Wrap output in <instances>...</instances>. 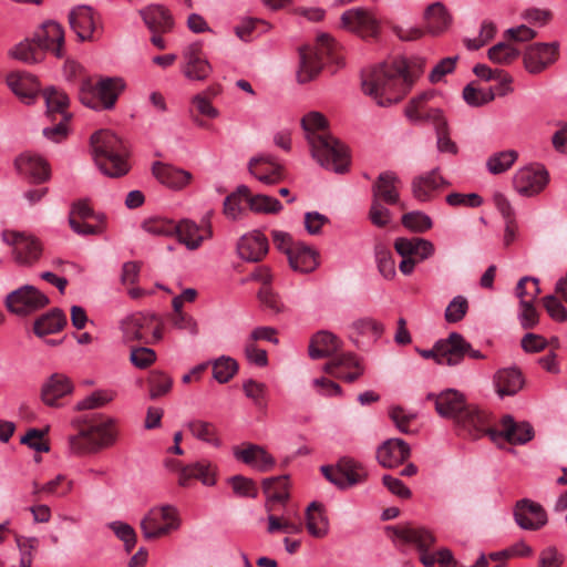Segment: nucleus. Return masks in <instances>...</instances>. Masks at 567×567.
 <instances>
[{
    "instance_id": "nucleus-1",
    "label": "nucleus",
    "mask_w": 567,
    "mask_h": 567,
    "mask_svg": "<svg viewBox=\"0 0 567 567\" xmlns=\"http://www.w3.org/2000/svg\"><path fill=\"white\" fill-rule=\"evenodd\" d=\"M413 80L404 59L396 58L373 66L362 78L363 92L380 106L401 101L410 91Z\"/></svg>"
},
{
    "instance_id": "nucleus-2",
    "label": "nucleus",
    "mask_w": 567,
    "mask_h": 567,
    "mask_svg": "<svg viewBox=\"0 0 567 567\" xmlns=\"http://www.w3.org/2000/svg\"><path fill=\"white\" fill-rule=\"evenodd\" d=\"M117 430L113 419H99L85 422L78 433L68 437L69 452L74 455L96 453L113 445Z\"/></svg>"
},
{
    "instance_id": "nucleus-3",
    "label": "nucleus",
    "mask_w": 567,
    "mask_h": 567,
    "mask_svg": "<svg viewBox=\"0 0 567 567\" xmlns=\"http://www.w3.org/2000/svg\"><path fill=\"white\" fill-rule=\"evenodd\" d=\"M93 157L101 172L110 177H120L128 172L127 150L124 143L110 131L92 135Z\"/></svg>"
},
{
    "instance_id": "nucleus-4",
    "label": "nucleus",
    "mask_w": 567,
    "mask_h": 567,
    "mask_svg": "<svg viewBox=\"0 0 567 567\" xmlns=\"http://www.w3.org/2000/svg\"><path fill=\"white\" fill-rule=\"evenodd\" d=\"M312 157L323 168L342 174L350 165L348 148L329 133L309 144Z\"/></svg>"
},
{
    "instance_id": "nucleus-5",
    "label": "nucleus",
    "mask_w": 567,
    "mask_h": 567,
    "mask_svg": "<svg viewBox=\"0 0 567 567\" xmlns=\"http://www.w3.org/2000/svg\"><path fill=\"white\" fill-rule=\"evenodd\" d=\"M121 330L126 342L154 344L163 339L162 323L154 313H133L122 320Z\"/></svg>"
},
{
    "instance_id": "nucleus-6",
    "label": "nucleus",
    "mask_w": 567,
    "mask_h": 567,
    "mask_svg": "<svg viewBox=\"0 0 567 567\" xmlns=\"http://www.w3.org/2000/svg\"><path fill=\"white\" fill-rule=\"evenodd\" d=\"M124 89L120 78L101 79L95 86L83 83L80 92L81 102L93 110H111Z\"/></svg>"
},
{
    "instance_id": "nucleus-7",
    "label": "nucleus",
    "mask_w": 567,
    "mask_h": 567,
    "mask_svg": "<svg viewBox=\"0 0 567 567\" xmlns=\"http://www.w3.org/2000/svg\"><path fill=\"white\" fill-rule=\"evenodd\" d=\"M181 519L177 509L172 505L151 508L141 520V529L146 539H155L177 530Z\"/></svg>"
},
{
    "instance_id": "nucleus-8",
    "label": "nucleus",
    "mask_w": 567,
    "mask_h": 567,
    "mask_svg": "<svg viewBox=\"0 0 567 567\" xmlns=\"http://www.w3.org/2000/svg\"><path fill=\"white\" fill-rule=\"evenodd\" d=\"M388 532L395 542L415 545L421 551V561L426 567H434L436 555L426 553V549L434 544V536L425 528L412 525L389 527Z\"/></svg>"
},
{
    "instance_id": "nucleus-9",
    "label": "nucleus",
    "mask_w": 567,
    "mask_h": 567,
    "mask_svg": "<svg viewBox=\"0 0 567 567\" xmlns=\"http://www.w3.org/2000/svg\"><path fill=\"white\" fill-rule=\"evenodd\" d=\"M49 303V298L34 286L25 285L10 292L6 298L8 310L16 315L34 312Z\"/></svg>"
},
{
    "instance_id": "nucleus-10",
    "label": "nucleus",
    "mask_w": 567,
    "mask_h": 567,
    "mask_svg": "<svg viewBox=\"0 0 567 567\" xmlns=\"http://www.w3.org/2000/svg\"><path fill=\"white\" fill-rule=\"evenodd\" d=\"M2 240L13 247V256L20 265H32L35 262L42 251V247L37 238L24 233L4 230Z\"/></svg>"
},
{
    "instance_id": "nucleus-11",
    "label": "nucleus",
    "mask_w": 567,
    "mask_h": 567,
    "mask_svg": "<svg viewBox=\"0 0 567 567\" xmlns=\"http://www.w3.org/2000/svg\"><path fill=\"white\" fill-rule=\"evenodd\" d=\"M548 172L544 166L529 165L519 168L515 173L513 185L520 195L533 196L540 193L548 184Z\"/></svg>"
},
{
    "instance_id": "nucleus-12",
    "label": "nucleus",
    "mask_w": 567,
    "mask_h": 567,
    "mask_svg": "<svg viewBox=\"0 0 567 567\" xmlns=\"http://www.w3.org/2000/svg\"><path fill=\"white\" fill-rule=\"evenodd\" d=\"M181 71L190 81H204L212 73V66L203 54L202 44L194 42L184 48Z\"/></svg>"
},
{
    "instance_id": "nucleus-13",
    "label": "nucleus",
    "mask_w": 567,
    "mask_h": 567,
    "mask_svg": "<svg viewBox=\"0 0 567 567\" xmlns=\"http://www.w3.org/2000/svg\"><path fill=\"white\" fill-rule=\"evenodd\" d=\"M455 423L472 439L487 434L492 441H496L497 431L489 427L488 414L477 406L467 404Z\"/></svg>"
},
{
    "instance_id": "nucleus-14",
    "label": "nucleus",
    "mask_w": 567,
    "mask_h": 567,
    "mask_svg": "<svg viewBox=\"0 0 567 567\" xmlns=\"http://www.w3.org/2000/svg\"><path fill=\"white\" fill-rule=\"evenodd\" d=\"M341 27L362 38L377 37L379 33V21L371 11L364 8L344 11L341 16Z\"/></svg>"
},
{
    "instance_id": "nucleus-15",
    "label": "nucleus",
    "mask_w": 567,
    "mask_h": 567,
    "mask_svg": "<svg viewBox=\"0 0 567 567\" xmlns=\"http://www.w3.org/2000/svg\"><path fill=\"white\" fill-rule=\"evenodd\" d=\"M427 400L434 402L435 411L441 417L451 419L454 422L467 405L465 395L455 389H446L439 394L430 393Z\"/></svg>"
},
{
    "instance_id": "nucleus-16",
    "label": "nucleus",
    "mask_w": 567,
    "mask_h": 567,
    "mask_svg": "<svg viewBox=\"0 0 567 567\" xmlns=\"http://www.w3.org/2000/svg\"><path fill=\"white\" fill-rule=\"evenodd\" d=\"M558 56V44L535 43L524 52V64L529 73L537 74L553 64Z\"/></svg>"
},
{
    "instance_id": "nucleus-17",
    "label": "nucleus",
    "mask_w": 567,
    "mask_h": 567,
    "mask_svg": "<svg viewBox=\"0 0 567 567\" xmlns=\"http://www.w3.org/2000/svg\"><path fill=\"white\" fill-rule=\"evenodd\" d=\"M449 183L439 173V168L415 176L411 183L413 197L421 203L432 200Z\"/></svg>"
},
{
    "instance_id": "nucleus-18",
    "label": "nucleus",
    "mask_w": 567,
    "mask_h": 567,
    "mask_svg": "<svg viewBox=\"0 0 567 567\" xmlns=\"http://www.w3.org/2000/svg\"><path fill=\"white\" fill-rule=\"evenodd\" d=\"M323 371L347 382H353L363 373V368L353 353L347 352L327 362Z\"/></svg>"
},
{
    "instance_id": "nucleus-19",
    "label": "nucleus",
    "mask_w": 567,
    "mask_h": 567,
    "mask_svg": "<svg viewBox=\"0 0 567 567\" xmlns=\"http://www.w3.org/2000/svg\"><path fill=\"white\" fill-rule=\"evenodd\" d=\"M10 90L25 104H32L40 92L37 78L27 72H11L7 76Z\"/></svg>"
},
{
    "instance_id": "nucleus-20",
    "label": "nucleus",
    "mask_w": 567,
    "mask_h": 567,
    "mask_svg": "<svg viewBox=\"0 0 567 567\" xmlns=\"http://www.w3.org/2000/svg\"><path fill=\"white\" fill-rule=\"evenodd\" d=\"M440 364L456 365L462 362L471 344L457 332L437 341Z\"/></svg>"
},
{
    "instance_id": "nucleus-21",
    "label": "nucleus",
    "mask_w": 567,
    "mask_h": 567,
    "mask_svg": "<svg viewBox=\"0 0 567 567\" xmlns=\"http://www.w3.org/2000/svg\"><path fill=\"white\" fill-rule=\"evenodd\" d=\"M138 13L152 33H168L174 29V18L163 4H150Z\"/></svg>"
},
{
    "instance_id": "nucleus-22",
    "label": "nucleus",
    "mask_w": 567,
    "mask_h": 567,
    "mask_svg": "<svg viewBox=\"0 0 567 567\" xmlns=\"http://www.w3.org/2000/svg\"><path fill=\"white\" fill-rule=\"evenodd\" d=\"M34 40L42 52L51 51L56 58L64 55V32L59 23L54 21L44 22Z\"/></svg>"
},
{
    "instance_id": "nucleus-23",
    "label": "nucleus",
    "mask_w": 567,
    "mask_h": 567,
    "mask_svg": "<svg viewBox=\"0 0 567 567\" xmlns=\"http://www.w3.org/2000/svg\"><path fill=\"white\" fill-rule=\"evenodd\" d=\"M401 181L393 172L381 173L372 186V199L394 205L400 202Z\"/></svg>"
},
{
    "instance_id": "nucleus-24",
    "label": "nucleus",
    "mask_w": 567,
    "mask_h": 567,
    "mask_svg": "<svg viewBox=\"0 0 567 567\" xmlns=\"http://www.w3.org/2000/svg\"><path fill=\"white\" fill-rule=\"evenodd\" d=\"M515 520L522 528L535 530L547 523V515L539 504L522 499L517 503Z\"/></svg>"
},
{
    "instance_id": "nucleus-25",
    "label": "nucleus",
    "mask_w": 567,
    "mask_h": 567,
    "mask_svg": "<svg viewBox=\"0 0 567 567\" xmlns=\"http://www.w3.org/2000/svg\"><path fill=\"white\" fill-rule=\"evenodd\" d=\"M248 168L251 175L266 185L276 184L282 177V167L271 155L252 157L249 161Z\"/></svg>"
},
{
    "instance_id": "nucleus-26",
    "label": "nucleus",
    "mask_w": 567,
    "mask_h": 567,
    "mask_svg": "<svg viewBox=\"0 0 567 567\" xmlns=\"http://www.w3.org/2000/svg\"><path fill=\"white\" fill-rule=\"evenodd\" d=\"M237 251L246 261H258L268 251V240L261 231L254 230L239 239Z\"/></svg>"
},
{
    "instance_id": "nucleus-27",
    "label": "nucleus",
    "mask_w": 567,
    "mask_h": 567,
    "mask_svg": "<svg viewBox=\"0 0 567 567\" xmlns=\"http://www.w3.org/2000/svg\"><path fill=\"white\" fill-rule=\"evenodd\" d=\"M153 173L161 184L175 190L185 188L193 179L190 172L169 164L155 163Z\"/></svg>"
},
{
    "instance_id": "nucleus-28",
    "label": "nucleus",
    "mask_w": 567,
    "mask_h": 567,
    "mask_svg": "<svg viewBox=\"0 0 567 567\" xmlns=\"http://www.w3.org/2000/svg\"><path fill=\"white\" fill-rule=\"evenodd\" d=\"M410 456L409 445L401 439H389L377 451V458L383 467H395Z\"/></svg>"
},
{
    "instance_id": "nucleus-29",
    "label": "nucleus",
    "mask_w": 567,
    "mask_h": 567,
    "mask_svg": "<svg viewBox=\"0 0 567 567\" xmlns=\"http://www.w3.org/2000/svg\"><path fill=\"white\" fill-rule=\"evenodd\" d=\"M234 456L259 472H267L276 464L275 458L262 446L256 444L234 449Z\"/></svg>"
},
{
    "instance_id": "nucleus-30",
    "label": "nucleus",
    "mask_w": 567,
    "mask_h": 567,
    "mask_svg": "<svg viewBox=\"0 0 567 567\" xmlns=\"http://www.w3.org/2000/svg\"><path fill=\"white\" fill-rule=\"evenodd\" d=\"M216 467L209 461H198L193 464L185 465L178 474V484L187 487L193 478L200 481L206 486H213L215 480Z\"/></svg>"
},
{
    "instance_id": "nucleus-31",
    "label": "nucleus",
    "mask_w": 567,
    "mask_h": 567,
    "mask_svg": "<svg viewBox=\"0 0 567 567\" xmlns=\"http://www.w3.org/2000/svg\"><path fill=\"white\" fill-rule=\"evenodd\" d=\"M497 437H504L511 444H526L534 437V429L528 422H515L511 415L502 419Z\"/></svg>"
},
{
    "instance_id": "nucleus-32",
    "label": "nucleus",
    "mask_w": 567,
    "mask_h": 567,
    "mask_svg": "<svg viewBox=\"0 0 567 567\" xmlns=\"http://www.w3.org/2000/svg\"><path fill=\"white\" fill-rule=\"evenodd\" d=\"M14 166L20 175L30 177L33 182L40 183L49 178L48 164L38 155L23 153L16 158Z\"/></svg>"
},
{
    "instance_id": "nucleus-33",
    "label": "nucleus",
    "mask_w": 567,
    "mask_h": 567,
    "mask_svg": "<svg viewBox=\"0 0 567 567\" xmlns=\"http://www.w3.org/2000/svg\"><path fill=\"white\" fill-rule=\"evenodd\" d=\"M394 248L400 256L411 258L414 256L419 260L430 258L435 251V247L430 240L420 237L396 238Z\"/></svg>"
},
{
    "instance_id": "nucleus-34",
    "label": "nucleus",
    "mask_w": 567,
    "mask_h": 567,
    "mask_svg": "<svg viewBox=\"0 0 567 567\" xmlns=\"http://www.w3.org/2000/svg\"><path fill=\"white\" fill-rule=\"evenodd\" d=\"M452 16L440 1L430 4L424 11L426 31L432 35L445 32L452 24Z\"/></svg>"
},
{
    "instance_id": "nucleus-35",
    "label": "nucleus",
    "mask_w": 567,
    "mask_h": 567,
    "mask_svg": "<svg viewBox=\"0 0 567 567\" xmlns=\"http://www.w3.org/2000/svg\"><path fill=\"white\" fill-rule=\"evenodd\" d=\"M493 381L499 398L515 395L524 385L523 375L516 368L499 369L494 374Z\"/></svg>"
},
{
    "instance_id": "nucleus-36",
    "label": "nucleus",
    "mask_w": 567,
    "mask_h": 567,
    "mask_svg": "<svg viewBox=\"0 0 567 567\" xmlns=\"http://www.w3.org/2000/svg\"><path fill=\"white\" fill-rule=\"evenodd\" d=\"M341 344L342 342L336 334L329 331H319L311 338L309 355L315 360L331 357L339 351Z\"/></svg>"
},
{
    "instance_id": "nucleus-37",
    "label": "nucleus",
    "mask_w": 567,
    "mask_h": 567,
    "mask_svg": "<svg viewBox=\"0 0 567 567\" xmlns=\"http://www.w3.org/2000/svg\"><path fill=\"white\" fill-rule=\"evenodd\" d=\"M69 22L72 30L81 40L91 39L95 28V20L91 7L79 6L74 8L69 14Z\"/></svg>"
},
{
    "instance_id": "nucleus-38",
    "label": "nucleus",
    "mask_w": 567,
    "mask_h": 567,
    "mask_svg": "<svg viewBox=\"0 0 567 567\" xmlns=\"http://www.w3.org/2000/svg\"><path fill=\"white\" fill-rule=\"evenodd\" d=\"M290 267L300 272H310L318 266L317 254L310 247L295 245L287 249Z\"/></svg>"
},
{
    "instance_id": "nucleus-39",
    "label": "nucleus",
    "mask_w": 567,
    "mask_h": 567,
    "mask_svg": "<svg viewBox=\"0 0 567 567\" xmlns=\"http://www.w3.org/2000/svg\"><path fill=\"white\" fill-rule=\"evenodd\" d=\"M72 389L68 377L54 373L42 386V400L48 405H54L60 398L71 393Z\"/></svg>"
},
{
    "instance_id": "nucleus-40",
    "label": "nucleus",
    "mask_w": 567,
    "mask_h": 567,
    "mask_svg": "<svg viewBox=\"0 0 567 567\" xmlns=\"http://www.w3.org/2000/svg\"><path fill=\"white\" fill-rule=\"evenodd\" d=\"M306 526L310 535L317 538L324 537L329 532V520L323 506L312 502L306 513Z\"/></svg>"
},
{
    "instance_id": "nucleus-41",
    "label": "nucleus",
    "mask_w": 567,
    "mask_h": 567,
    "mask_svg": "<svg viewBox=\"0 0 567 567\" xmlns=\"http://www.w3.org/2000/svg\"><path fill=\"white\" fill-rule=\"evenodd\" d=\"M66 323V318L61 310H52L34 322V333L39 337L59 332Z\"/></svg>"
},
{
    "instance_id": "nucleus-42",
    "label": "nucleus",
    "mask_w": 567,
    "mask_h": 567,
    "mask_svg": "<svg viewBox=\"0 0 567 567\" xmlns=\"http://www.w3.org/2000/svg\"><path fill=\"white\" fill-rule=\"evenodd\" d=\"M301 126L309 144L329 133L326 117L316 111L309 112L302 117Z\"/></svg>"
},
{
    "instance_id": "nucleus-43",
    "label": "nucleus",
    "mask_w": 567,
    "mask_h": 567,
    "mask_svg": "<svg viewBox=\"0 0 567 567\" xmlns=\"http://www.w3.org/2000/svg\"><path fill=\"white\" fill-rule=\"evenodd\" d=\"M176 226L175 235L178 241L185 245L189 250L197 249L204 241L205 236L200 234V229L195 223L184 219L176 224Z\"/></svg>"
},
{
    "instance_id": "nucleus-44",
    "label": "nucleus",
    "mask_w": 567,
    "mask_h": 567,
    "mask_svg": "<svg viewBox=\"0 0 567 567\" xmlns=\"http://www.w3.org/2000/svg\"><path fill=\"white\" fill-rule=\"evenodd\" d=\"M351 338L365 337L372 342H377L384 332V326L373 318L365 317L354 320L351 326Z\"/></svg>"
},
{
    "instance_id": "nucleus-45",
    "label": "nucleus",
    "mask_w": 567,
    "mask_h": 567,
    "mask_svg": "<svg viewBox=\"0 0 567 567\" xmlns=\"http://www.w3.org/2000/svg\"><path fill=\"white\" fill-rule=\"evenodd\" d=\"M321 70V63L317 56L309 50H300V66L297 72V79L300 83H307L311 81Z\"/></svg>"
},
{
    "instance_id": "nucleus-46",
    "label": "nucleus",
    "mask_w": 567,
    "mask_h": 567,
    "mask_svg": "<svg viewBox=\"0 0 567 567\" xmlns=\"http://www.w3.org/2000/svg\"><path fill=\"white\" fill-rule=\"evenodd\" d=\"M10 54L14 59L29 64L38 63L43 59V52L34 39L20 42L11 49Z\"/></svg>"
},
{
    "instance_id": "nucleus-47",
    "label": "nucleus",
    "mask_w": 567,
    "mask_h": 567,
    "mask_svg": "<svg viewBox=\"0 0 567 567\" xmlns=\"http://www.w3.org/2000/svg\"><path fill=\"white\" fill-rule=\"evenodd\" d=\"M288 477L287 476H277L266 478L262 483L264 492L271 502H285L289 497L288 493Z\"/></svg>"
},
{
    "instance_id": "nucleus-48",
    "label": "nucleus",
    "mask_w": 567,
    "mask_h": 567,
    "mask_svg": "<svg viewBox=\"0 0 567 567\" xmlns=\"http://www.w3.org/2000/svg\"><path fill=\"white\" fill-rule=\"evenodd\" d=\"M518 158V153L513 150L502 151L487 158L486 167L493 175L507 172Z\"/></svg>"
},
{
    "instance_id": "nucleus-49",
    "label": "nucleus",
    "mask_w": 567,
    "mask_h": 567,
    "mask_svg": "<svg viewBox=\"0 0 567 567\" xmlns=\"http://www.w3.org/2000/svg\"><path fill=\"white\" fill-rule=\"evenodd\" d=\"M338 463L340 471L343 473L346 488L359 484L365 480L367 472L358 462L343 457Z\"/></svg>"
},
{
    "instance_id": "nucleus-50",
    "label": "nucleus",
    "mask_w": 567,
    "mask_h": 567,
    "mask_svg": "<svg viewBox=\"0 0 567 567\" xmlns=\"http://www.w3.org/2000/svg\"><path fill=\"white\" fill-rule=\"evenodd\" d=\"M187 427L196 439L215 446L220 444L217 437L216 426L213 423L203 420H193L187 423Z\"/></svg>"
},
{
    "instance_id": "nucleus-51",
    "label": "nucleus",
    "mask_w": 567,
    "mask_h": 567,
    "mask_svg": "<svg viewBox=\"0 0 567 567\" xmlns=\"http://www.w3.org/2000/svg\"><path fill=\"white\" fill-rule=\"evenodd\" d=\"M144 231L152 236H173L176 233L177 226L171 219L163 217H151L142 223Z\"/></svg>"
},
{
    "instance_id": "nucleus-52",
    "label": "nucleus",
    "mask_w": 567,
    "mask_h": 567,
    "mask_svg": "<svg viewBox=\"0 0 567 567\" xmlns=\"http://www.w3.org/2000/svg\"><path fill=\"white\" fill-rule=\"evenodd\" d=\"M433 97L434 92L427 91L412 99L404 111L406 117L413 123H421V116H424V113L431 109L427 103Z\"/></svg>"
},
{
    "instance_id": "nucleus-53",
    "label": "nucleus",
    "mask_w": 567,
    "mask_h": 567,
    "mask_svg": "<svg viewBox=\"0 0 567 567\" xmlns=\"http://www.w3.org/2000/svg\"><path fill=\"white\" fill-rule=\"evenodd\" d=\"M268 527L267 532L269 534H275L278 532H282L285 534H299L302 532V524L301 522H295L291 520L288 516H276V515H268Z\"/></svg>"
},
{
    "instance_id": "nucleus-54",
    "label": "nucleus",
    "mask_w": 567,
    "mask_h": 567,
    "mask_svg": "<svg viewBox=\"0 0 567 567\" xmlns=\"http://www.w3.org/2000/svg\"><path fill=\"white\" fill-rule=\"evenodd\" d=\"M248 206L257 214H277L282 209V204L277 198L262 194L249 197Z\"/></svg>"
},
{
    "instance_id": "nucleus-55",
    "label": "nucleus",
    "mask_w": 567,
    "mask_h": 567,
    "mask_svg": "<svg viewBox=\"0 0 567 567\" xmlns=\"http://www.w3.org/2000/svg\"><path fill=\"white\" fill-rule=\"evenodd\" d=\"M43 96L49 114L61 113L62 116L70 115L65 112V109L69 104V97L63 91L50 87L44 90Z\"/></svg>"
},
{
    "instance_id": "nucleus-56",
    "label": "nucleus",
    "mask_w": 567,
    "mask_h": 567,
    "mask_svg": "<svg viewBox=\"0 0 567 567\" xmlns=\"http://www.w3.org/2000/svg\"><path fill=\"white\" fill-rule=\"evenodd\" d=\"M519 56V51L509 43L499 42L488 50V58L497 64H511Z\"/></svg>"
},
{
    "instance_id": "nucleus-57",
    "label": "nucleus",
    "mask_w": 567,
    "mask_h": 567,
    "mask_svg": "<svg viewBox=\"0 0 567 567\" xmlns=\"http://www.w3.org/2000/svg\"><path fill=\"white\" fill-rule=\"evenodd\" d=\"M16 543L20 551V559L18 565H12L11 567H31L33 561V553L37 549L39 543L38 538L17 535Z\"/></svg>"
},
{
    "instance_id": "nucleus-58",
    "label": "nucleus",
    "mask_w": 567,
    "mask_h": 567,
    "mask_svg": "<svg viewBox=\"0 0 567 567\" xmlns=\"http://www.w3.org/2000/svg\"><path fill=\"white\" fill-rule=\"evenodd\" d=\"M238 364L230 357H220L213 363V377L219 383L228 382L237 372Z\"/></svg>"
},
{
    "instance_id": "nucleus-59",
    "label": "nucleus",
    "mask_w": 567,
    "mask_h": 567,
    "mask_svg": "<svg viewBox=\"0 0 567 567\" xmlns=\"http://www.w3.org/2000/svg\"><path fill=\"white\" fill-rule=\"evenodd\" d=\"M401 221L405 228L415 233H424L431 229L433 226L431 217L420 210L404 214L401 218Z\"/></svg>"
},
{
    "instance_id": "nucleus-60",
    "label": "nucleus",
    "mask_w": 567,
    "mask_h": 567,
    "mask_svg": "<svg viewBox=\"0 0 567 567\" xmlns=\"http://www.w3.org/2000/svg\"><path fill=\"white\" fill-rule=\"evenodd\" d=\"M115 398L112 390H96L76 403L78 410H92L104 406Z\"/></svg>"
},
{
    "instance_id": "nucleus-61",
    "label": "nucleus",
    "mask_w": 567,
    "mask_h": 567,
    "mask_svg": "<svg viewBox=\"0 0 567 567\" xmlns=\"http://www.w3.org/2000/svg\"><path fill=\"white\" fill-rule=\"evenodd\" d=\"M538 284V279L534 277L525 276L520 278L515 288V295L519 302L528 301L529 298L534 302L540 293Z\"/></svg>"
},
{
    "instance_id": "nucleus-62",
    "label": "nucleus",
    "mask_w": 567,
    "mask_h": 567,
    "mask_svg": "<svg viewBox=\"0 0 567 567\" xmlns=\"http://www.w3.org/2000/svg\"><path fill=\"white\" fill-rule=\"evenodd\" d=\"M150 395L152 399H156L167 394L173 385V380L169 375L162 371L152 372L150 379Z\"/></svg>"
},
{
    "instance_id": "nucleus-63",
    "label": "nucleus",
    "mask_w": 567,
    "mask_h": 567,
    "mask_svg": "<svg viewBox=\"0 0 567 567\" xmlns=\"http://www.w3.org/2000/svg\"><path fill=\"white\" fill-rule=\"evenodd\" d=\"M375 259L381 275L386 279H392L396 271L395 262L390 250L382 245L375 246Z\"/></svg>"
},
{
    "instance_id": "nucleus-64",
    "label": "nucleus",
    "mask_w": 567,
    "mask_h": 567,
    "mask_svg": "<svg viewBox=\"0 0 567 567\" xmlns=\"http://www.w3.org/2000/svg\"><path fill=\"white\" fill-rule=\"evenodd\" d=\"M463 97L467 104L472 106H481L494 100L495 93L493 89H475L472 85H466L463 90Z\"/></svg>"
}]
</instances>
